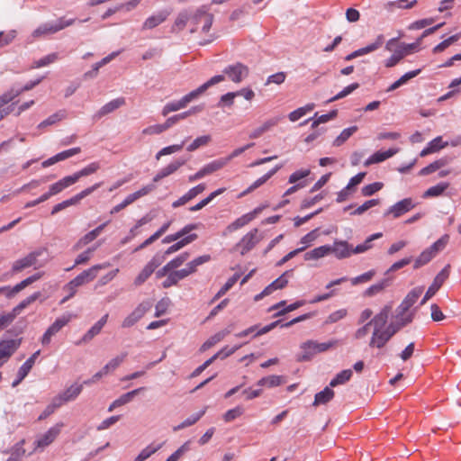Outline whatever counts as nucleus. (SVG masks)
<instances>
[{"label": "nucleus", "mask_w": 461, "mask_h": 461, "mask_svg": "<svg viewBox=\"0 0 461 461\" xmlns=\"http://www.w3.org/2000/svg\"><path fill=\"white\" fill-rule=\"evenodd\" d=\"M109 266V263L94 265L69 281L67 285H64L63 289L71 290V294H76L77 287L93 281L96 277L99 270L104 269Z\"/></svg>", "instance_id": "obj_1"}, {"label": "nucleus", "mask_w": 461, "mask_h": 461, "mask_svg": "<svg viewBox=\"0 0 461 461\" xmlns=\"http://www.w3.org/2000/svg\"><path fill=\"white\" fill-rule=\"evenodd\" d=\"M449 241V236L447 234L443 235L437 241H435L430 247L424 249L420 256L415 259L413 268L418 269L426 264H428L436 255L442 251Z\"/></svg>", "instance_id": "obj_2"}, {"label": "nucleus", "mask_w": 461, "mask_h": 461, "mask_svg": "<svg viewBox=\"0 0 461 461\" xmlns=\"http://www.w3.org/2000/svg\"><path fill=\"white\" fill-rule=\"evenodd\" d=\"M338 344L337 340H330L327 342H318L315 340H307L301 344L300 348L303 350L302 354L298 357L300 361H309L312 357L321 352H325Z\"/></svg>", "instance_id": "obj_3"}, {"label": "nucleus", "mask_w": 461, "mask_h": 461, "mask_svg": "<svg viewBox=\"0 0 461 461\" xmlns=\"http://www.w3.org/2000/svg\"><path fill=\"white\" fill-rule=\"evenodd\" d=\"M41 296L40 292H35L22 302H20L11 312L0 314V330L8 327L14 319L30 304L34 303Z\"/></svg>", "instance_id": "obj_4"}, {"label": "nucleus", "mask_w": 461, "mask_h": 461, "mask_svg": "<svg viewBox=\"0 0 461 461\" xmlns=\"http://www.w3.org/2000/svg\"><path fill=\"white\" fill-rule=\"evenodd\" d=\"M76 19L66 20L64 17L58 19L56 22H48L38 26L33 32L32 36L33 38H40L45 35L56 33L72 24Z\"/></svg>", "instance_id": "obj_5"}, {"label": "nucleus", "mask_w": 461, "mask_h": 461, "mask_svg": "<svg viewBox=\"0 0 461 461\" xmlns=\"http://www.w3.org/2000/svg\"><path fill=\"white\" fill-rule=\"evenodd\" d=\"M75 317L70 312H66L63 315L58 317L55 321L46 330L41 338V343L42 346H48L51 342V339L58 332H59L62 328H64L71 320Z\"/></svg>", "instance_id": "obj_6"}, {"label": "nucleus", "mask_w": 461, "mask_h": 461, "mask_svg": "<svg viewBox=\"0 0 461 461\" xmlns=\"http://www.w3.org/2000/svg\"><path fill=\"white\" fill-rule=\"evenodd\" d=\"M419 45L420 41L413 43H399L391 57L384 60V66L386 68H393L396 66L405 56L415 51Z\"/></svg>", "instance_id": "obj_7"}, {"label": "nucleus", "mask_w": 461, "mask_h": 461, "mask_svg": "<svg viewBox=\"0 0 461 461\" xmlns=\"http://www.w3.org/2000/svg\"><path fill=\"white\" fill-rule=\"evenodd\" d=\"M191 23L195 26V28L191 30L192 32L197 30V26L200 23H202V31L207 32L210 31L213 23V15L209 13V7L207 5H202L191 16Z\"/></svg>", "instance_id": "obj_8"}, {"label": "nucleus", "mask_w": 461, "mask_h": 461, "mask_svg": "<svg viewBox=\"0 0 461 461\" xmlns=\"http://www.w3.org/2000/svg\"><path fill=\"white\" fill-rule=\"evenodd\" d=\"M44 252H46V249L45 248H40L38 249H35V250L30 252L24 258H19V259L15 260L13 263L12 271L14 273H18V272H21L22 270H23L25 268H28V267H33V266L37 268V267H36L37 259ZM42 266H43V264H41V265L38 266V267H41Z\"/></svg>", "instance_id": "obj_9"}, {"label": "nucleus", "mask_w": 461, "mask_h": 461, "mask_svg": "<svg viewBox=\"0 0 461 461\" xmlns=\"http://www.w3.org/2000/svg\"><path fill=\"white\" fill-rule=\"evenodd\" d=\"M261 240L262 237L259 235L258 229L254 228L241 238V240L236 244L235 248L242 256H244L253 249Z\"/></svg>", "instance_id": "obj_10"}, {"label": "nucleus", "mask_w": 461, "mask_h": 461, "mask_svg": "<svg viewBox=\"0 0 461 461\" xmlns=\"http://www.w3.org/2000/svg\"><path fill=\"white\" fill-rule=\"evenodd\" d=\"M416 206L412 198H404L391 205L384 212V217L400 218Z\"/></svg>", "instance_id": "obj_11"}, {"label": "nucleus", "mask_w": 461, "mask_h": 461, "mask_svg": "<svg viewBox=\"0 0 461 461\" xmlns=\"http://www.w3.org/2000/svg\"><path fill=\"white\" fill-rule=\"evenodd\" d=\"M222 73V76H227L233 83L239 84L249 76V69L246 65L236 62L225 67Z\"/></svg>", "instance_id": "obj_12"}, {"label": "nucleus", "mask_w": 461, "mask_h": 461, "mask_svg": "<svg viewBox=\"0 0 461 461\" xmlns=\"http://www.w3.org/2000/svg\"><path fill=\"white\" fill-rule=\"evenodd\" d=\"M224 81V76L222 75H216L211 77L209 80H207L205 83L201 85L196 89L189 92L185 95L182 97L183 103L187 104L191 103L192 101L197 99L201 95H203L209 87L217 85L221 82Z\"/></svg>", "instance_id": "obj_13"}, {"label": "nucleus", "mask_w": 461, "mask_h": 461, "mask_svg": "<svg viewBox=\"0 0 461 461\" xmlns=\"http://www.w3.org/2000/svg\"><path fill=\"white\" fill-rule=\"evenodd\" d=\"M152 307L149 301L141 302L129 315L122 321V328L132 327L137 323Z\"/></svg>", "instance_id": "obj_14"}, {"label": "nucleus", "mask_w": 461, "mask_h": 461, "mask_svg": "<svg viewBox=\"0 0 461 461\" xmlns=\"http://www.w3.org/2000/svg\"><path fill=\"white\" fill-rule=\"evenodd\" d=\"M22 339H8L0 340V367L13 356L20 348Z\"/></svg>", "instance_id": "obj_15"}, {"label": "nucleus", "mask_w": 461, "mask_h": 461, "mask_svg": "<svg viewBox=\"0 0 461 461\" xmlns=\"http://www.w3.org/2000/svg\"><path fill=\"white\" fill-rule=\"evenodd\" d=\"M63 426L64 424L62 422L57 423L40 436L34 442V450L38 448L44 449L46 447L50 446L59 435Z\"/></svg>", "instance_id": "obj_16"}, {"label": "nucleus", "mask_w": 461, "mask_h": 461, "mask_svg": "<svg viewBox=\"0 0 461 461\" xmlns=\"http://www.w3.org/2000/svg\"><path fill=\"white\" fill-rule=\"evenodd\" d=\"M449 266L445 267L434 278L433 283L428 288L424 297L422 298L420 304H424L429 299H430L441 287L443 283L448 277L449 275Z\"/></svg>", "instance_id": "obj_17"}, {"label": "nucleus", "mask_w": 461, "mask_h": 461, "mask_svg": "<svg viewBox=\"0 0 461 461\" xmlns=\"http://www.w3.org/2000/svg\"><path fill=\"white\" fill-rule=\"evenodd\" d=\"M423 293V287L417 286L411 289L398 307L399 315H405L409 309L418 301Z\"/></svg>", "instance_id": "obj_18"}, {"label": "nucleus", "mask_w": 461, "mask_h": 461, "mask_svg": "<svg viewBox=\"0 0 461 461\" xmlns=\"http://www.w3.org/2000/svg\"><path fill=\"white\" fill-rule=\"evenodd\" d=\"M330 253L337 259L348 258L352 255V245L346 240H335L332 245H330Z\"/></svg>", "instance_id": "obj_19"}, {"label": "nucleus", "mask_w": 461, "mask_h": 461, "mask_svg": "<svg viewBox=\"0 0 461 461\" xmlns=\"http://www.w3.org/2000/svg\"><path fill=\"white\" fill-rule=\"evenodd\" d=\"M262 211L261 207L255 208L252 212H249L246 214H243L240 218L236 219L233 222L229 224L226 228V230L228 232H233L237 230L244 227L245 225L249 224L250 221H252L256 216Z\"/></svg>", "instance_id": "obj_20"}, {"label": "nucleus", "mask_w": 461, "mask_h": 461, "mask_svg": "<svg viewBox=\"0 0 461 461\" xmlns=\"http://www.w3.org/2000/svg\"><path fill=\"white\" fill-rule=\"evenodd\" d=\"M125 104L123 97L115 98L103 105L92 117L94 122L99 121L104 116L114 112Z\"/></svg>", "instance_id": "obj_21"}, {"label": "nucleus", "mask_w": 461, "mask_h": 461, "mask_svg": "<svg viewBox=\"0 0 461 461\" xmlns=\"http://www.w3.org/2000/svg\"><path fill=\"white\" fill-rule=\"evenodd\" d=\"M186 160L182 158H177L167 166L162 167L153 177V182L157 183L161 179L174 174L182 166L185 164Z\"/></svg>", "instance_id": "obj_22"}, {"label": "nucleus", "mask_w": 461, "mask_h": 461, "mask_svg": "<svg viewBox=\"0 0 461 461\" xmlns=\"http://www.w3.org/2000/svg\"><path fill=\"white\" fill-rule=\"evenodd\" d=\"M169 15L167 10L158 11L148 17L142 24V30H151L164 23Z\"/></svg>", "instance_id": "obj_23"}, {"label": "nucleus", "mask_w": 461, "mask_h": 461, "mask_svg": "<svg viewBox=\"0 0 461 461\" xmlns=\"http://www.w3.org/2000/svg\"><path fill=\"white\" fill-rule=\"evenodd\" d=\"M280 323H281V321H276L268 325L264 326L263 328H261L259 330H258L257 325H254V326H251V327L235 334V336L237 338H244V337L253 334L254 332H255V334L253 335V337L260 336V335L266 334L268 331L272 330L274 328H276Z\"/></svg>", "instance_id": "obj_24"}, {"label": "nucleus", "mask_w": 461, "mask_h": 461, "mask_svg": "<svg viewBox=\"0 0 461 461\" xmlns=\"http://www.w3.org/2000/svg\"><path fill=\"white\" fill-rule=\"evenodd\" d=\"M399 152V149H389L387 150H379L372 154L364 163L366 167H368L372 164H376L386 160L387 158H392L396 153Z\"/></svg>", "instance_id": "obj_25"}, {"label": "nucleus", "mask_w": 461, "mask_h": 461, "mask_svg": "<svg viewBox=\"0 0 461 461\" xmlns=\"http://www.w3.org/2000/svg\"><path fill=\"white\" fill-rule=\"evenodd\" d=\"M205 190V185L204 184H199L196 186L191 188L186 194L182 195L180 198H178L176 201H175L172 203L173 208L180 207L184 204H185L190 200L196 197L199 194L203 193Z\"/></svg>", "instance_id": "obj_26"}, {"label": "nucleus", "mask_w": 461, "mask_h": 461, "mask_svg": "<svg viewBox=\"0 0 461 461\" xmlns=\"http://www.w3.org/2000/svg\"><path fill=\"white\" fill-rule=\"evenodd\" d=\"M145 390V387H139L126 393L122 394L119 398L114 400L108 407V411H113L114 409L129 403L136 395L141 391Z\"/></svg>", "instance_id": "obj_27"}, {"label": "nucleus", "mask_w": 461, "mask_h": 461, "mask_svg": "<svg viewBox=\"0 0 461 461\" xmlns=\"http://www.w3.org/2000/svg\"><path fill=\"white\" fill-rule=\"evenodd\" d=\"M293 276V270L284 272L278 278L274 280L267 287H265V294H272L274 291L283 289L288 284V279Z\"/></svg>", "instance_id": "obj_28"}, {"label": "nucleus", "mask_w": 461, "mask_h": 461, "mask_svg": "<svg viewBox=\"0 0 461 461\" xmlns=\"http://www.w3.org/2000/svg\"><path fill=\"white\" fill-rule=\"evenodd\" d=\"M74 184H76V183H75L74 179L72 178L71 175L67 176L61 178L60 180H59L58 182L52 184L50 186L49 191L46 192V194L50 198L51 196L59 194L64 189L69 187L70 185H72Z\"/></svg>", "instance_id": "obj_29"}, {"label": "nucleus", "mask_w": 461, "mask_h": 461, "mask_svg": "<svg viewBox=\"0 0 461 461\" xmlns=\"http://www.w3.org/2000/svg\"><path fill=\"white\" fill-rule=\"evenodd\" d=\"M397 319L399 320V322H391L389 325L384 327L383 330H384L387 334H390V337L392 338L402 327L405 326L406 324L410 323L412 321V314L408 315H399L397 314Z\"/></svg>", "instance_id": "obj_30"}, {"label": "nucleus", "mask_w": 461, "mask_h": 461, "mask_svg": "<svg viewBox=\"0 0 461 461\" xmlns=\"http://www.w3.org/2000/svg\"><path fill=\"white\" fill-rule=\"evenodd\" d=\"M447 146V142H443L442 137L438 136L430 140L427 146L420 151V157H426L435 153Z\"/></svg>", "instance_id": "obj_31"}, {"label": "nucleus", "mask_w": 461, "mask_h": 461, "mask_svg": "<svg viewBox=\"0 0 461 461\" xmlns=\"http://www.w3.org/2000/svg\"><path fill=\"white\" fill-rule=\"evenodd\" d=\"M390 339V334H387L384 330H374L369 346L371 348H382Z\"/></svg>", "instance_id": "obj_32"}, {"label": "nucleus", "mask_w": 461, "mask_h": 461, "mask_svg": "<svg viewBox=\"0 0 461 461\" xmlns=\"http://www.w3.org/2000/svg\"><path fill=\"white\" fill-rule=\"evenodd\" d=\"M384 42V36L383 34H379L374 42L369 43L368 45H366L364 48H360V49L355 50L354 53L356 55V58H358L360 56H364L366 54L375 51L380 47H382Z\"/></svg>", "instance_id": "obj_33"}, {"label": "nucleus", "mask_w": 461, "mask_h": 461, "mask_svg": "<svg viewBox=\"0 0 461 461\" xmlns=\"http://www.w3.org/2000/svg\"><path fill=\"white\" fill-rule=\"evenodd\" d=\"M187 277L186 272H185L183 269L180 270H171L169 274L167 275V278L162 282V286L164 288H169L173 285H177V283Z\"/></svg>", "instance_id": "obj_34"}, {"label": "nucleus", "mask_w": 461, "mask_h": 461, "mask_svg": "<svg viewBox=\"0 0 461 461\" xmlns=\"http://www.w3.org/2000/svg\"><path fill=\"white\" fill-rule=\"evenodd\" d=\"M303 304H304V301H296L294 303H291V304L287 305L286 307H285V301H281V302L276 303L275 305H273L269 309V311L279 310L275 314V316L277 317V316L284 315L286 312H290L292 311H294V310L298 309L299 307L303 306Z\"/></svg>", "instance_id": "obj_35"}, {"label": "nucleus", "mask_w": 461, "mask_h": 461, "mask_svg": "<svg viewBox=\"0 0 461 461\" xmlns=\"http://www.w3.org/2000/svg\"><path fill=\"white\" fill-rule=\"evenodd\" d=\"M101 185H102V182L96 183V184L93 185L92 186H89V187L82 190L80 193L77 194L73 197H71V198H69L68 200H65L68 207L71 206V205H74V204H77L82 199H84L85 197L88 196L93 192H95L96 189H98Z\"/></svg>", "instance_id": "obj_36"}, {"label": "nucleus", "mask_w": 461, "mask_h": 461, "mask_svg": "<svg viewBox=\"0 0 461 461\" xmlns=\"http://www.w3.org/2000/svg\"><path fill=\"white\" fill-rule=\"evenodd\" d=\"M389 310L384 308L378 314H376L370 321V325L374 326V330H383L387 323Z\"/></svg>", "instance_id": "obj_37"}, {"label": "nucleus", "mask_w": 461, "mask_h": 461, "mask_svg": "<svg viewBox=\"0 0 461 461\" xmlns=\"http://www.w3.org/2000/svg\"><path fill=\"white\" fill-rule=\"evenodd\" d=\"M329 254H330V245H323L306 252L303 258L307 261L317 260Z\"/></svg>", "instance_id": "obj_38"}, {"label": "nucleus", "mask_w": 461, "mask_h": 461, "mask_svg": "<svg viewBox=\"0 0 461 461\" xmlns=\"http://www.w3.org/2000/svg\"><path fill=\"white\" fill-rule=\"evenodd\" d=\"M196 239H197V234H195V233H192V234H189L188 236L184 237L183 239L179 240L175 244H173L170 247H168L167 249V250H165L166 255L168 256V255H171V254L178 251L179 249H181L185 246L190 244L191 242H193Z\"/></svg>", "instance_id": "obj_39"}, {"label": "nucleus", "mask_w": 461, "mask_h": 461, "mask_svg": "<svg viewBox=\"0 0 461 461\" xmlns=\"http://www.w3.org/2000/svg\"><path fill=\"white\" fill-rule=\"evenodd\" d=\"M99 168H100V163L97 161H95V162L88 164L82 169L75 172L73 175H71V176L74 179L75 183H77L81 177L95 174Z\"/></svg>", "instance_id": "obj_40"}, {"label": "nucleus", "mask_w": 461, "mask_h": 461, "mask_svg": "<svg viewBox=\"0 0 461 461\" xmlns=\"http://www.w3.org/2000/svg\"><path fill=\"white\" fill-rule=\"evenodd\" d=\"M155 185L153 184L147 185L140 188V190L130 194L126 198L123 200L125 203L128 205L134 203L136 200L140 199V197H143L147 194H149L151 191L155 189Z\"/></svg>", "instance_id": "obj_41"}, {"label": "nucleus", "mask_w": 461, "mask_h": 461, "mask_svg": "<svg viewBox=\"0 0 461 461\" xmlns=\"http://www.w3.org/2000/svg\"><path fill=\"white\" fill-rule=\"evenodd\" d=\"M449 183L440 182L436 185L428 188L422 194V198L427 199L430 197H438L443 194V193L448 188Z\"/></svg>", "instance_id": "obj_42"}, {"label": "nucleus", "mask_w": 461, "mask_h": 461, "mask_svg": "<svg viewBox=\"0 0 461 461\" xmlns=\"http://www.w3.org/2000/svg\"><path fill=\"white\" fill-rule=\"evenodd\" d=\"M333 397L334 391L330 386H326L322 391L315 394L313 405L326 404Z\"/></svg>", "instance_id": "obj_43"}, {"label": "nucleus", "mask_w": 461, "mask_h": 461, "mask_svg": "<svg viewBox=\"0 0 461 461\" xmlns=\"http://www.w3.org/2000/svg\"><path fill=\"white\" fill-rule=\"evenodd\" d=\"M83 384H72L64 392L59 393L65 402L74 401L82 392Z\"/></svg>", "instance_id": "obj_44"}, {"label": "nucleus", "mask_w": 461, "mask_h": 461, "mask_svg": "<svg viewBox=\"0 0 461 461\" xmlns=\"http://www.w3.org/2000/svg\"><path fill=\"white\" fill-rule=\"evenodd\" d=\"M284 382V378L282 375H268L262 377L257 382V385L258 386H267L269 388L276 387L282 384Z\"/></svg>", "instance_id": "obj_45"}, {"label": "nucleus", "mask_w": 461, "mask_h": 461, "mask_svg": "<svg viewBox=\"0 0 461 461\" xmlns=\"http://www.w3.org/2000/svg\"><path fill=\"white\" fill-rule=\"evenodd\" d=\"M163 446V443L155 444L151 443L143 448L140 454L135 457L134 461H145L153 454H155L158 450H159Z\"/></svg>", "instance_id": "obj_46"}, {"label": "nucleus", "mask_w": 461, "mask_h": 461, "mask_svg": "<svg viewBox=\"0 0 461 461\" xmlns=\"http://www.w3.org/2000/svg\"><path fill=\"white\" fill-rule=\"evenodd\" d=\"M211 259L209 255L200 256L194 260L187 263L186 267L183 268L185 272H186V276L196 271L197 267L208 262Z\"/></svg>", "instance_id": "obj_47"}, {"label": "nucleus", "mask_w": 461, "mask_h": 461, "mask_svg": "<svg viewBox=\"0 0 461 461\" xmlns=\"http://www.w3.org/2000/svg\"><path fill=\"white\" fill-rule=\"evenodd\" d=\"M230 333L229 330H221L212 337H210L201 347V350L205 351L217 344L218 342L221 341L228 334Z\"/></svg>", "instance_id": "obj_48"}, {"label": "nucleus", "mask_w": 461, "mask_h": 461, "mask_svg": "<svg viewBox=\"0 0 461 461\" xmlns=\"http://www.w3.org/2000/svg\"><path fill=\"white\" fill-rule=\"evenodd\" d=\"M41 350L35 351L19 368L20 376L25 378L32 370L37 357L40 356Z\"/></svg>", "instance_id": "obj_49"}, {"label": "nucleus", "mask_w": 461, "mask_h": 461, "mask_svg": "<svg viewBox=\"0 0 461 461\" xmlns=\"http://www.w3.org/2000/svg\"><path fill=\"white\" fill-rule=\"evenodd\" d=\"M67 115V113L65 110H59L57 113L50 115L47 119L42 121L39 125V129L45 128L47 126L53 125L57 123L58 122H60L61 120L65 119Z\"/></svg>", "instance_id": "obj_50"}, {"label": "nucleus", "mask_w": 461, "mask_h": 461, "mask_svg": "<svg viewBox=\"0 0 461 461\" xmlns=\"http://www.w3.org/2000/svg\"><path fill=\"white\" fill-rule=\"evenodd\" d=\"M353 372L351 369H345L336 375V376L330 382V387H335L339 384H343L350 380Z\"/></svg>", "instance_id": "obj_51"}, {"label": "nucleus", "mask_w": 461, "mask_h": 461, "mask_svg": "<svg viewBox=\"0 0 461 461\" xmlns=\"http://www.w3.org/2000/svg\"><path fill=\"white\" fill-rule=\"evenodd\" d=\"M228 164V159H223L222 158L214 159L211 161L210 163L204 165L202 168L205 175H210L217 170H220L223 167H225Z\"/></svg>", "instance_id": "obj_52"}, {"label": "nucleus", "mask_w": 461, "mask_h": 461, "mask_svg": "<svg viewBox=\"0 0 461 461\" xmlns=\"http://www.w3.org/2000/svg\"><path fill=\"white\" fill-rule=\"evenodd\" d=\"M357 126H351L344 129L341 133L334 140L333 146L339 147L344 144L356 131Z\"/></svg>", "instance_id": "obj_53"}, {"label": "nucleus", "mask_w": 461, "mask_h": 461, "mask_svg": "<svg viewBox=\"0 0 461 461\" xmlns=\"http://www.w3.org/2000/svg\"><path fill=\"white\" fill-rule=\"evenodd\" d=\"M337 114H338L337 110H332L330 113H328L326 114L320 115V116H318V113H315L314 120L312 121V128L315 129L320 124L326 123V122L333 120L334 118L337 117Z\"/></svg>", "instance_id": "obj_54"}, {"label": "nucleus", "mask_w": 461, "mask_h": 461, "mask_svg": "<svg viewBox=\"0 0 461 461\" xmlns=\"http://www.w3.org/2000/svg\"><path fill=\"white\" fill-rule=\"evenodd\" d=\"M41 277L40 274H34L22 282L15 285L14 287H12V291L9 294V295H15L19 292H21L23 289H24L29 285L32 284L33 282L37 281Z\"/></svg>", "instance_id": "obj_55"}, {"label": "nucleus", "mask_w": 461, "mask_h": 461, "mask_svg": "<svg viewBox=\"0 0 461 461\" xmlns=\"http://www.w3.org/2000/svg\"><path fill=\"white\" fill-rule=\"evenodd\" d=\"M389 285L388 279H383L378 283L369 286L364 293L365 296L372 297L379 293H381L386 286Z\"/></svg>", "instance_id": "obj_56"}, {"label": "nucleus", "mask_w": 461, "mask_h": 461, "mask_svg": "<svg viewBox=\"0 0 461 461\" xmlns=\"http://www.w3.org/2000/svg\"><path fill=\"white\" fill-rule=\"evenodd\" d=\"M283 166L277 165L264 176L257 179L252 185H250V190H255L264 185L268 179H270Z\"/></svg>", "instance_id": "obj_57"}, {"label": "nucleus", "mask_w": 461, "mask_h": 461, "mask_svg": "<svg viewBox=\"0 0 461 461\" xmlns=\"http://www.w3.org/2000/svg\"><path fill=\"white\" fill-rule=\"evenodd\" d=\"M276 123H277V120H275V119H271V120L265 122L263 123V125H261L258 128L254 129L250 132L249 138L257 139V138L260 137L264 132L268 131L271 127L275 126Z\"/></svg>", "instance_id": "obj_58"}, {"label": "nucleus", "mask_w": 461, "mask_h": 461, "mask_svg": "<svg viewBox=\"0 0 461 461\" xmlns=\"http://www.w3.org/2000/svg\"><path fill=\"white\" fill-rule=\"evenodd\" d=\"M211 141V136L210 135H203L200 137H197L193 140L191 144H189L186 147V150L189 152H193L199 149L200 147L207 145Z\"/></svg>", "instance_id": "obj_59"}, {"label": "nucleus", "mask_w": 461, "mask_h": 461, "mask_svg": "<svg viewBox=\"0 0 461 461\" xmlns=\"http://www.w3.org/2000/svg\"><path fill=\"white\" fill-rule=\"evenodd\" d=\"M185 107H186V105L185 103H183L182 98L179 100H175V101L169 102V103L166 104V105L163 107L162 115L166 116L169 113L181 110Z\"/></svg>", "instance_id": "obj_60"}, {"label": "nucleus", "mask_w": 461, "mask_h": 461, "mask_svg": "<svg viewBox=\"0 0 461 461\" xmlns=\"http://www.w3.org/2000/svg\"><path fill=\"white\" fill-rule=\"evenodd\" d=\"M380 203L379 199H370L366 201L363 204L357 207L354 211L350 212V215H362L365 212L369 210L370 208L376 206Z\"/></svg>", "instance_id": "obj_61"}, {"label": "nucleus", "mask_w": 461, "mask_h": 461, "mask_svg": "<svg viewBox=\"0 0 461 461\" xmlns=\"http://www.w3.org/2000/svg\"><path fill=\"white\" fill-rule=\"evenodd\" d=\"M358 87H359V84L358 83H352V84L348 85V86L344 87L336 95H334L333 97L330 98L328 100V103H332V102H335V101L339 100L341 98H344L347 95H350L352 92H354Z\"/></svg>", "instance_id": "obj_62"}, {"label": "nucleus", "mask_w": 461, "mask_h": 461, "mask_svg": "<svg viewBox=\"0 0 461 461\" xmlns=\"http://www.w3.org/2000/svg\"><path fill=\"white\" fill-rule=\"evenodd\" d=\"M25 440L22 439L17 442L11 452L9 458H14L16 461H22L23 456L25 455V449L23 447Z\"/></svg>", "instance_id": "obj_63"}, {"label": "nucleus", "mask_w": 461, "mask_h": 461, "mask_svg": "<svg viewBox=\"0 0 461 461\" xmlns=\"http://www.w3.org/2000/svg\"><path fill=\"white\" fill-rule=\"evenodd\" d=\"M384 185L381 182H375L369 185H366L362 187L361 194L363 196H371L375 194L376 192L380 191L383 188Z\"/></svg>", "instance_id": "obj_64"}]
</instances>
